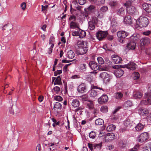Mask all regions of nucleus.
<instances>
[{
  "mask_svg": "<svg viewBox=\"0 0 151 151\" xmlns=\"http://www.w3.org/2000/svg\"><path fill=\"white\" fill-rule=\"evenodd\" d=\"M86 90V86L84 83L80 84L78 87V92L83 93Z\"/></svg>",
  "mask_w": 151,
  "mask_h": 151,
  "instance_id": "nucleus-15",
  "label": "nucleus"
},
{
  "mask_svg": "<svg viewBox=\"0 0 151 151\" xmlns=\"http://www.w3.org/2000/svg\"><path fill=\"white\" fill-rule=\"evenodd\" d=\"M55 100L59 101H61L63 100V98L60 96H55L54 98Z\"/></svg>",
  "mask_w": 151,
  "mask_h": 151,
  "instance_id": "nucleus-53",
  "label": "nucleus"
},
{
  "mask_svg": "<svg viewBox=\"0 0 151 151\" xmlns=\"http://www.w3.org/2000/svg\"><path fill=\"white\" fill-rule=\"evenodd\" d=\"M139 35L137 34H134L131 36L130 37L131 42H136L139 40Z\"/></svg>",
  "mask_w": 151,
  "mask_h": 151,
  "instance_id": "nucleus-20",
  "label": "nucleus"
},
{
  "mask_svg": "<svg viewBox=\"0 0 151 151\" xmlns=\"http://www.w3.org/2000/svg\"><path fill=\"white\" fill-rule=\"evenodd\" d=\"M89 65L91 68L94 70H96L99 68L97 63L94 61H90L89 62Z\"/></svg>",
  "mask_w": 151,
  "mask_h": 151,
  "instance_id": "nucleus-12",
  "label": "nucleus"
},
{
  "mask_svg": "<svg viewBox=\"0 0 151 151\" xmlns=\"http://www.w3.org/2000/svg\"><path fill=\"white\" fill-rule=\"evenodd\" d=\"M79 35L78 36L80 38H83L85 37L86 35V32L84 30L80 29L79 30Z\"/></svg>",
  "mask_w": 151,
  "mask_h": 151,
  "instance_id": "nucleus-36",
  "label": "nucleus"
},
{
  "mask_svg": "<svg viewBox=\"0 0 151 151\" xmlns=\"http://www.w3.org/2000/svg\"><path fill=\"white\" fill-rule=\"evenodd\" d=\"M88 42H87L78 40L76 45L78 47L77 51L78 54L83 55L87 53L88 50Z\"/></svg>",
  "mask_w": 151,
  "mask_h": 151,
  "instance_id": "nucleus-1",
  "label": "nucleus"
},
{
  "mask_svg": "<svg viewBox=\"0 0 151 151\" xmlns=\"http://www.w3.org/2000/svg\"><path fill=\"white\" fill-rule=\"evenodd\" d=\"M96 136V133L93 131H91L89 134V136L91 138L93 139H94Z\"/></svg>",
  "mask_w": 151,
  "mask_h": 151,
  "instance_id": "nucleus-46",
  "label": "nucleus"
},
{
  "mask_svg": "<svg viewBox=\"0 0 151 151\" xmlns=\"http://www.w3.org/2000/svg\"><path fill=\"white\" fill-rule=\"evenodd\" d=\"M142 94L140 92H137L134 93V97L135 99H140L142 96Z\"/></svg>",
  "mask_w": 151,
  "mask_h": 151,
  "instance_id": "nucleus-34",
  "label": "nucleus"
},
{
  "mask_svg": "<svg viewBox=\"0 0 151 151\" xmlns=\"http://www.w3.org/2000/svg\"><path fill=\"white\" fill-rule=\"evenodd\" d=\"M138 113L140 115L146 116L148 113V111L146 108H141L139 109Z\"/></svg>",
  "mask_w": 151,
  "mask_h": 151,
  "instance_id": "nucleus-11",
  "label": "nucleus"
},
{
  "mask_svg": "<svg viewBox=\"0 0 151 151\" xmlns=\"http://www.w3.org/2000/svg\"><path fill=\"white\" fill-rule=\"evenodd\" d=\"M137 23L141 27H145L148 24V19L146 17L140 16L137 20Z\"/></svg>",
  "mask_w": 151,
  "mask_h": 151,
  "instance_id": "nucleus-2",
  "label": "nucleus"
},
{
  "mask_svg": "<svg viewBox=\"0 0 151 151\" xmlns=\"http://www.w3.org/2000/svg\"><path fill=\"white\" fill-rule=\"evenodd\" d=\"M86 0H78V2L80 5H83L86 3Z\"/></svg>",
  "mask_w": 151,
  "mask_h": 151,
  "instance_id": "nucleus-62",
  "label": "nucleus"
},
{
  "mask_svg": "<svg viewBox=\"0 0 151 151\" xmlns=\"http://www.w3.org/2000/svg\"><path fill=\"white\" fill-rule=\"evenodd\" d=\"M79 31H75L72 32V34L73 36H78L79 35Z\"/></svg>",
  "mask_w": 151,
  "mask_h": 151,
  "instance_id": "nucleus-57",
  "label": "nucleus"
},
{
  "mask_svg": "<svg viewBox=\"0 0 151 151\" xmlns=\"http://www.w3.org/2000/svg\"><path fill=\"white\" fill-rule=\"evenodd\" d=\"M54 47L53 45H51L48 50V52L49 54H50L52 52V49Z\"/></svg>",
  "mask_w": 151,
  "mask_h": 151,
  "instance_id": "nucleus-60",
  "label": "nucleus"
},
{
  "mask_svg": "<svg viewBox=\"0 0 151 151\" xmlns=\"http://www.w3.org/2000/svg\"><path fill=\"white\" fill-rule=\"evenodd\" d=\"M79 24L75 22H71L70 24V26L71 28L74 29L76 28H79L78 27Z\"/></svg>",
  "mask_w": 151,
  "mask_h": 151,
  "instance_id": "nucleus-32",
  "label": "nucleus"
},
{
  "mask_svg": "<svg viewBox=\"0 0 151 151\" xmlns=\"http://www.w3.org/2000/svg\"><path fill=\"white\" fill-rule=\"evenodd\" d=\"M140 43L143 45H148L150 43V39L147 37H145L141 40Z\"/></svg>",
  "mask_w": 151,
  "mask_h": 151,
  "instance_id": "nucleus-17",
  "label": "nucleus"
},
{
  "mask_svg": "<svg viewBox=\"0 0 151 151\" xmlns=\"http://www.w3.org/2000/svg\"><path fill=\"white\" fill-rule=\"evenodd\" d=\"M97 60L100 64L102 65L104 63V61L103 59L100 57H99L97 58Z\"/></svg>",
  "mask_w": 151,
  "mask_h": 151,
  "instance_id": "nucleus-52",
  "label": "nucleus"
},
{
  "mask_svg": "<svg viewBox=\"0 0 151 151\" xmlns=\"http://www.w3.org/2000/svg\"><path fill=\"white\" fill-rule=\"evenodd\" d=\"M116 14L120 16H122L124 14V9L123 7H121L116 11Z\"/></svg>",
  "mask_w": 151,
  "mask_h": 151,
  "instance_id": "nucleus-28",
  "label": "nucleus"
},
{
  "mask_svg": "<svg viewBox=\"0 0 151 151\" xmlns=\"http://www.w3.org/2000/svg\"><path fill=\"white\" fill-rule=\"evenodd\" d=\"M20 6L22 9L23 10H25L26 7V3L25 2L22 3L20 5Z\"/></svg>",
  "mask_w": 151,
  "mask_h": 151,
  "instance_id": "nucleus-59",
  "label": "nucleus"
},
{
  "mask_svg": "<svg viewBox=\"0 0 151 151\" xmlns=\"http://www.w3.org/2000/svg\"><path fill=\"white\" fill-rule=\"evenodd\" d=\"M75 54L72 50H70L67 52V57L68 58L71 59L75 57Z\"/></svg>",
  "mask_w": 151,
  "mask_h": 151,
  "instance_id": "nucleus-27",
  "label": "nucleus"
},
{
  "mask_svg": "<svg viewBox=\"0 0 151 151\" xmlns=\"http://www.w3.org/2000/svg\"><path fill=\"white\" fill-rule=\"evenodd\" d=\"M95 7L94 6L91 5L89 6L87 9H85L86 12H87L88 14H91V13H93L95 10Z\"/></svg>",
  "mask_w": 151,
  "mask_h": 151,
  "instance_id": "nucleus-18",
  "label": "nucleus"
},
{
  "mask_svg": "<svg viewBox=\"0 0 151 151\" xmlns=\"http://www.w3.org/2000/svg\"><path fill=\"white\" fill-rule=\"evenodd\" d=\"M89 28L90 30H93L95 28V24L92 22H89L88 23Z\"/></svg>",
  "mask_w": 151,
  "mask_h": 151,
  "instance_id": "nucleus-41",
  "label": "nucleus"
},
{
  "mask_svg": "<svg viewBox=\"0 0 151 151\" xmlns=\"http://www.w3.org/2000/svg\"><path fill=\"white\" fill-rule=\"evenodd\" d=\"M100 110L103 112H106L108 111V107L106 106H102L100 109Z\"/></svg>",
  "mask_w": 151,
  "mask_h": 151,
  "instance_id": "nucleus-48",
  "label": "nucleus"
},
{
  "mask_svg": "<svg viewBox=\"0 0 151 151\" xmlns=\"http://www.w3.org/2000/svg\"><path fill=\"white\" fill-rule=\"evenodd\" d=\"M132 77L134 80H137L139 78L140 75L138 72H134L132 74Z\"/></svg>",
  "mask_w": 151,
  "mask_h": 151,
  "instance_id": "nucleus-35",
  "label": "nucleus"
},
{
  "mask_svg": "<svg viewBox=\"0 0 151 151\" xmlns=\"http://www.w3.org/2000/svg\"><path fill=\"white\" fill-rule=\"evenodd\" d=\"M9 24H6L4 25L3 27V29L4 30H9L10 29V28L9 27Z\"/></svg>",
  "mask_w": 151,
  "mask_h": 151,
  "instance_id": "nucleus-56",
  "label": "nucleus"
},
{
  "mask_svg": "<svg viewBox=\"0 0 151 151\" xmlns=\"http://www.w3.org/2000/svg\"><path fill=\"white\" fill-rule=\"evenodd\" d=\"M129 35V33L124 31H120L117 32V35L119 38H125Z\"/></svg>",
  "mask_w": 151,
  "mask_h": 151,
  "instance_id": "nucleus-9",
  "label": "nucleus"
},
{
  "mask_svg": "<svg viewBox=\"0 0 151 151\" xmlns=\"http://www.w3.org/2000/svg\"><path fill=\"white\" fill-rule=\"evenodd\" d=\"M125 67L132 70H134L136 67V64L133 62L129 63L128 64L125 65Z\"/></svg>",
  "mask_w": 151,
  "mask_h": 151,
  "instance_id": "nucleus-13",
  "label": "nucleus"
},
{
  "mask_svg": "<svg viewBox=\"0 0 151 151\" xmlns=\"http://www.w3.org/2000/svg\"><path fill=\"white\" fill-rule=\"evenodd\" d=\"M99 110L98 109H95L94 110L93 113L94 114L95 116H96V115L99 113Z\"/></svg>",
  "mask_w": 151,
  "mask_h": 151,
  "instance_id": "nucleus-64",
  "label": "nucleus"
},
{
  "mask_svg": "<svg viewBox=\"0 0 151 151\" xmlns=\"http://www.w3.org/2000/svg\"><path fill=\"white\" fill-rule=\"evenodd\" d=\"M108 99L107 96L106 95H104L99 98L98 101L99 103L103 104L107 102Z\"/></svg>",
  "mask_w": 151,
  "mask_h": 151,
  "instance_id": "nucleus-8",
  "label": "nucleus"
},
{
  "mask_svg": "<svg viewBox=\"0 0 151 151\" xmlns=\"http://www.w3.org/2000/svg\"><path fill=\"white\" fill-rule=\"evenodd\" d=\"M55 41V38L52 36L49 39V44L51 45H53L54 46V42Z\"/></svg>",
  "mask_w": 151,
  "mask_h": 151,
  "instance_id": "nucleus-49",
  "label": "nucleus"
},
{
  "mask_svg": "<svg viewBox=\"0 0 151 151\" xmlns=\"http://www.w3.org/2000/svg\"><path fill=\"white\" fill-rule=\"evenodd\" d=\"M62 73V71L61 70H57L55 71L54 73V76H57L58 75Z\"/></svg>",
  "mask_w": 151,
  "mask_h": 151,
  "instance_id": "nucleus-61",
  "label": "nucleus"
},
{
  "mask_svg": "<svg viewBox=\"0 0 151 151\" xmlns=\"http://www.w3.org/2000/svg\"><path fill=\"white\" fill-rule=\"evenodd\" d=\"M93 1H95V3L97 4L100 5L101 4H104L105 0H93Z\"/></svg>",
  "mask_w": 151,
  "mask_h": 151,
  "instance_id": "nucleus-50",
  "label": "nucleus"
},
{
  "mask_svg": "<svg viewBox=\"0 0 151 151\" xmlns=\"http://www.w3.org/2000/svg\"><path fill=\"white\" fill-rule=\"evenodd\" d=\"M108 33L107 31H99L96 34L97 38L100 41L105 38L107 35Z\"/></svg>",
  "mask_w": 151,
  "mask_h": 151,
  "instance_id": "nucleus-3",
  "label": "nucleus"
},
{
  "mask_svg": "<svg viewBox=\"0 0 151 151\" xmlns=\"http://www.w3.org/2000/svg\"><path fill=\"white\" fill-rule=\"evenodd\" d=\"M111 7H114L118 4V2L116 1H110L109 4Z\"/></svg>",
  "mask_w": 151,
  "mask_h": 151,
  "instance_id": "nucleus-40",
  "label": "nucleus"
},
{
  "mask_svg": "<svg viewBox=\"0 0 151 151\" xmlns=\"http://www.w3.org/2000/svg\"><path fill=\"white\" fill-rule=\"evenodd\" d=\"M149 138V134L147 132H144L141 134L138 138V141L140 142L146 141Z\"/></svg>",
  "mask_w": 151,
  "mask_h": 151,
  "instance_id": "nucleus-5",
  "label": "nucleus"
},
{
  "mask_svg": "<svg viewBox=\"0 0 151 151\" xmlns=\"http://www.w3.org/2000/svg\"><path fill=\"white\" fill-rule=\"evenodd\" d=\"M123 70L121 69H117L115 73V75L117 77H120L124 74Z\"/></svg>",
  "mask_w": 151,
  "mask_h": 151,
  "instance_id": "nucleus-23",
  "label": "nucleus"
},
{
  "mask_svg": "<svg viewBox=\"0 0 151 151\" xmlns=\"http://www.w3.org/2000/svg\"><path fill=\"white\" fill-rule=\"evenodd\" d=\"M90 22H92L93 23L96 24L98 22L97 18L95 17H93L92 18Z\"/></svg>",
  "mask_w": 151,
  "mask_h": 151,
  "instance_id": "nucleus-55",
  "label": "nucleus"
},
{
  "mask_svg": "<svg viewBox=\"0 0 151 151\" xmlns=\"http://www.w3.org/2000/svg\"><path fill=\"white\" fill-rule=\"evenodd\" d=\"M114 148V146L112 145H107L106 149L108 150H111Z\"/></svg>",
  "mask_w": 151,
  "mask_h": 151,
  "instance_id": "nucleus-63",
  "label": "nucleus"
},
{
  "mask_svg": "<svg viewBox=\"0 0 151 151\" xmlns=\"http://www.w3.org/2000/svg\"><path fill=\"white\" fill-rule=\"evenodd\" d=\"M90 97L93 98H96L99 96V93L97 90L93 89L89 91Z\"/></svg>",
  "mask_w": 151,
  "mask_h": 151,
  "instance_id": "nucleus-7",
  "label": "nucleus"
},
{
  "mask_svg": "<svg viewBox=\"0 0 151 151\" xmlns=\"http://www.w3.org/2000/svg\"><path fill=\"white\" fill-rule=\"evenodd\" d=\"M144 128V126L141 123H139L135 127L136 130L138 132L142 131Z\"/></svg>",
  "mask_w": 151,
  "mask_h": 151,
  "instance_id": "nucleus-25",
  "label": "nucleus"
},
{
  "mask_svg": "<svg viewBox=\"0 0 151 151\" xmlns=\"http://www.w3.org/2000/svg\"><path fill=\"white\" fill-rule=\"evenodd\" d=\"M53 90L56 94H58L60 91V88L57 86L53 88Z\"/></svg>",
  "mask_w": 151,
  "mask_h": 151,
  "instance_id": "nucleus-51",
  "label": "nucleus"
},
{
  "mask_svg": "<svg viewBox=\"0 0 151 151\" xmlns=\"http://www.w3.org/2000/svg\"><path fill=\"white\" fill-rule=\"evenodd\" d=\"M117 23L116 22L114 19H113L111 22V25L113 27H115Z\"/></svg>",
  "mask_w": 151,
  "mask_h": 151,
  "instance_id": "nucleus-58",
  "label": "nucleus"
},
{
  "mask_svg": "<svg viewBox=\"0 0 151 151\" xmlns=\"http://www.w3.org/2000/svg\"><path fill=\"white\" fill-rule=\"evenodd\" d=\"M133 122L129 119H126L124 122V124L126 127H130L132 125Z\"/></svg>",
  "mask_w": 151,
  "mask_h": 151,
  "instance_id": "nucleus-21",
  "label": "nucleus"
},
{
  "mask_svg": "<svg viewBox=\"0 0 151 151\" xmlns=\"http://www.w3.org/2000/svg\"><path fill=\"white\" fill-rule=\"evenodd\" d=\"M112 59L113 62L115 64H120L121 63L122 59L119 56L115 55Z\"/></svg>",
  "mask_w": 151,
  "mask_h": 151,
  "instance_id": "nucleus-14",
  "label": "nucleus"
},
{
  "mask_svg": "<svg viewBox=\"0 0 151 151\" xmlns=\"http://www.w3.org/2000/svg\"><path fill=\"white\" fill-rule=\"evenodd\" d=\"M124 22L127 24L129 25L132 24V20L131 17L129 15L127 16L124 18Z\"/></svg>",
  "mask_w": 151,
  "mask_h": 151,
  "instance_id": "nucleus-19",
  "label": "nucleus"
},
{
  "mask_svg": "<svg viewBox=\"0 0 151 151\" xmlns=\"http://www.w3.org/2000/svg\"><path fill=\"white\" fill-rule=\"evenodd\" d=\"M80 98L83 101H87L88 100V96L86 94L81 96L80 97Z\"/></svg>",
  "mask_w": 151,
  "mask_h": 151,
  "instance_id": "nucleus-42",
  "label": "nucleus"
},
{
  "mask_svg": "<svg viewBox=\"0 0 151 151\" xmlns=\"http://www.w3.org/2000/svg\"><path fill=\"white\" fill-rule=\"evenodd\" d=\"M109 74L106 72H103L101 73L99 75V77L101 78L104 81L105 78L108 77Z\"/></svg>",
  "mask_w": 151,
  "mask_h": 151,
  "instance_id": "nucleus-33",
  "label": "nucleus"
},
{
  "mask_svg": "<svg viewBox=\"0 0 151 151\" xmlns=\"http://www.w3.org/2000/svg\"><path fill=\"white\" fill-rule=\"evenodd\" d=\"M108 8L107 6H104L102 7L98 11L95 15L98 18H101L103 17V14L107 11Z\"/></svg>",
  "mask_w": 151,
  "mask_h": 151,
  "instance_id": "nucleus-4",
  "label": "nucleus"
},
{
  "mask_svg": "<svg viewBox=\"0 0 151 151\" xmlns=\"http://www.w3.org/2000/svg\"><path fill=\"white\" fill-rule=\"evenodd\" d=\"M71 105L74 108L78 107L80 105V102L78 99H73Z\"/></svg>",
  "mask_w": 151,
  "mask_h": 151,
  "instance_id": "nucleus-24",
  "label": "nucleus"
},
{
  "mask_svg": "<svg viewBox=\"0 0 151 151\" xmlns=\"http://www.w3.org/2000/svg\"><path fill=\"white\" fill-rule=\"evenodd\" d=\"M132 105V103L130 101H126L124 104V106L126 107H130Z\"/></svg>",
  "mask_w": 151,
  "mask_h": 151,
  "instance_id": "nucleus-45",
  "label": "nucleus"
},
{
  "mask_svg": "<svg viewBox=\"0 0 151 151\" xmlns=\"http://www.w3.org/2000/svg\"><path fill=\"white\" fill-rule=\"evenodd\" d=\"M102 146V142L99 144H94L93 145V148L95 149H99L100 150Z\"/></svg>",
  "mask_w": 151,
  "mask_h": 151,
  "instance_id": "nucleus-38",
  "label": "nucleus"
},
{
  "mask_svg": "<svg viewBox=\"0 0 151 151\" xmlns=\"http://www.w3.org/2000/svg\"><path fill=\"white\" fill-rule=\"evenodd\" d=\"M62 107L61 104L59 102H56L54 104L53 107L55 111H57L60 109Z\"/></svg>",
  "mask_w": 151,
  "mask_h": 151,
  "instance_id": "nucleus-26",
  "label": "nucleus"
},
{
  "mask_svg": "<svg viewBox=\"0 0 151 151\" xmlns=\"http://www.w3.org/2000/svg\"><path fill=\"white\" fill-rule=\"evenodd\" d=\"M123 94L121 92H117L115 93V98L119 99H121L123 97Z\"/></svg>",
  "mask_w": 151,
  "mask_h": 151,
  "instance_id": "nucleus-43",
  "label": "nucleus"
},
{
  "mask_svg": "<svg viewBox=\"0 0 151 151\" xmlns=\"http://www.w3.org/2000/svg\"><path fill=\"white\" fill-rule=\"evenodd\" d=\"M62 84V83L61 81V79L60 78V76H58L55 81L54 83V85H60Z\"/></svg>",
  "mask_w": 151,
  "mask_h": 151,
  "instance_id": "nucleus-29",
  "label": "nucleus"
},
{
  "mask_svg": "<svg viewBox=\"0 0 151 151\" xmlns=\"http://www.w3.org/2000/svg\"><path fill=\"white\" fill-rule=\"evenodd\" d=\"M143 148L144 151H151V145L148 144Z\"/></svg>",
  "mask_w": 151,
  "mask_h": 151,
  "instance_id": "nucleus-47",
  "label": "nucleus"
},
{
  "mask_svg": "<svg viewBox=\"0 0 151 151\" xmlns=\"http://www.w3.org/2000/svg\"><path fill=\"white\" fill-rule=\"evenodd\" d=\"M112 76L109 74L108 77H107V78H105V80L104 81V82L105 83H107L109 82L112 79Z\"/></svg>",
  "mask_w": 151,
  "mask_h": 151,
  "instance_id": "nucleus-44",
  "label": "nucleus"
},
{
  "mask_svg": "<svg viewBox=\"0 0 151 151\" xmlns=\"http://www.w3.org/2000/svg\"><path fill=\"white\" fill-rule=\"evenodd\" d=\"M116 128V126L113 124L108 125L106 128V130L108 132H111L114 130Z\"/></svg>",
  "mask_w": 151,
  "mask_h": 151,
  "instance_id": "nucleus-31",
  "label": "nucleus"
},
{
  "mask_svg": "<svg viewBox=\"0 0 151 151\" xmlns=\"http://www.w3.org/2000/svg\"><path fill=\"white\" fill-rule=\"evenodd\" d=\"M142 7L146 12L151 13V5L145 3L142 5Z\"/></svg>",
  "mask_w": 151,
  "mask_h": 151,
  "instance_id": "nucleus-16",
  "label": "nucleus"
},
{
  "mask_svg": "<svg viewBox=\"0 0 151 151\" xmlns=\"http://www.w3.org/2000/svg\"><path fill=\"white\" fill-rule=\"evenodd\" d=\"M125 6L126 7L127 12L129 14L132 15L136 12V9L134 6L132 5Z\"/></svg>",
  "mask_w": 151,
  "mask_h": 151,
  "instance_id": "nucleus-6",
  "label": "nucleus"
},
{
  "mask_svg": "<svg viewBox=\"0 0 151 151\" xmlns=\"http://www.w3.org/2000/svg\"><path fill=\"white\" fill-rule=\"evenodd\" d=\"M104 123V121L101 119H98L95 121V124L98 125H100L103 124Z\"/></svg>",
  "mask_w": 151,
  "mask_h": 151,
  "instance_id": "nucleus-37",
  "label": "nucleus"
},
{
  "mask_svg": "<svg viewBox=\"0 0 151 151\" xmlns=\"http://www.w3.org/2000/svg\"><path fill=\"white\" fill-rule=\"evenodd\" d=\"M115 136L113 133H108L106 136V140L110 141L113 140L115 138Z\"/></svg>",
  "mask_w": 151,
  "mask_h": 151,
  "instance_id": "nucleus-22",
  "label": "nucleus"
},
{
  "mask_svg": "<svg viewBox=\"0 0 151 151\" xmlns=\"http://www.w3.org/2000/svg\"><path fill=\"white\" fill-rule=\"evenodd\" d=\"M134 0H128L126 3H125V6H128L129 5H131V4L132 2L134 1Z\"/></svg>",
  "mask_w": 151,
  "mask_h": 151,
  "instance_id": "nucleus-54",
  "label": "nucleus"
},
{
  "mask_svg": "<svg viewBox=\"0 0 151 151\" xmlns=\"http://www.w3.org/2000/svg\"><path fill=\"white\" fill-rule=\"evenodd\" d=\"M145 97L147 98L148 104L151 105V94L149 93H145Z\"/></svg>",
  "mask_w": 151,
  "mask_h": 151,
  "instance_id": "nucleus-39",
  "label": "nucleus"
},
{
  "mask_svg": "<svg viewBox=\"0 0 151 151\" xmlns=\"http://www.w3.org/2000/svg\"><path fill=\"white\" fill-rule=\"evenodd\" d=\"M136 42L130 41L127 44V48L129 50H133L135 49L136 47Z\"/></svg>",
  "mask_w": 151,
  "mask_h": 151,
  "instance_id": "nucleus-10",
  "label": "nucleus"
},
{
  "mask_svg": "<svg viewBox=\"0 0 151 151\" xmlns=\"http://www.w3.org/2000/svg\"><path fill=\"white\" fill-rule=\"evenodd\" d=\"M87 107L90 109H92L93 108L94 104L93 101H89L86 104Z\"/></svg>",
  "mask_w": 151,
  "mask_h": 151,
  "instance_id": "nucleus-30",
  "label": "nucleus"
}]
</instances>
